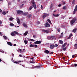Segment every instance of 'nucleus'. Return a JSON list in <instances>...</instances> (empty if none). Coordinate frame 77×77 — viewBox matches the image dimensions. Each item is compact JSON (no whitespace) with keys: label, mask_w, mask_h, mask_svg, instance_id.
Here are the masks:
<instances>
[{"label":"nucleus","mask_w":77,"mask_h":77,"mask_svg":"<svg viewBox=\"0 0 77 77\" xmlns=\"http://www.w3.org/2000/svg\"><path fill=\"white\" fill-rule=\"evenodd\" d=\"M0 35H1V36H2V32L0 31Z\"/></svg>","instance_id":"e2e57ef3"},{"label":"nucleus","mask_w":77,"mask_h":77,"mask_svg":"<svg viewBox=\"0 0 77 77\" xmlns=\"http://www.w3.org/2000/svg\"><path fill=\"white\" fill-rule=\"evenodd\" d=\"M33 37L34 38H36V35H33Z\"/></svg>","instance_id":"37998d69"},{"label":"nucleus","mask_w":77,"mask_h":77,"mask_svg":"<svg viewBox=\"0 0 77 77\" xmlns=\"http://www.w3.org/2000/svg\"><path fill=\"white\" fill-rule=\"evenodd\" d=\"M14 63H18V61H16L14 62Z\"/></svg>","instance_id":"3c124183"},{"label":"nucleus","mask_w":77,"mask_h":77,"mask_svg":"<svg viewBox=\"0 0 77 77\" xmlns=\"http://www.w3.org/2000/svg\"><path fill=\"white\" fill-rule=\"evenodd\" d=\"M32 3L33 5H35V2L34 1H32Z\"/></svg>","instance_id":"4c0bfd02"},{"label":"nucleus","mask_w":77,"mask_h":77,"mask_svg":"<svg viewBox=\"0 0 77 77\" xmlns=\"http://www.w3.org/2000/svg\"><path fill=\"white\" fill-rule=\"evenodd\" d=\"M0 24H2V22L1 20H0Z\"/></svg>","instance_id":"13d9d810"},{"label":"nucleus","mask_w":77,"mask_h":77,"mask_svg":"<svg viewBox=\"0 0 77 77\" xmlns=\"http://www.w3.org/2000/svg\"><path fill=\"white\" fill-rule=\"evenodd\" d=\"M33 9V5L31 6L28 9V11H31Z\"/></svg>","instance_id":"a211bd4d"},{"label":"nucleus","mask_w":77,"mask_h":77,"mask_svg":"<svg viewBox=\"0 0 77 77\" xmlns=\"http://www.w3.org/2000/svg\"><path fill=\"white\" fill-rule=\"evenodd\" d=\"M34 59V58H30V59L32 60V59Z\"/></svg>","instance_id":"338daca9"},{"label":"nucleus","mask_w":77,"mask_h":77,"mask_svg":"<svg viewBox=\"0 0 77 77\" xmlns=\"http://www.w3.org/2000/svg\"><path fill=\"white\" fill-rule=\"evenodd\" d=\"M10 26H14V24H13L12 23H10Z\"/></svg>","instance_id":"ea45409f"},{"label":"nucleus","mask_w":77,"mask_h":77,"mask_svg":"<svg viewBox=\"0 0 77 77\" xmlns=\"http://www.w3.org/2000/svg\"><path fill=\"white\" fill-rule=\"evenodd\" d=\"M66 6H65L63 7V9H64V10H65V9H66Z\"/></svg>","instance_id":"7c9ffc66"},{"label":"nucleus","mask_w":77,"mask_h":77,"mask_svg":"<svg viewBox=\"0 0 77 77\" xmlns=\"http://www.w3.org/2000/svg\"><path fill=\"white\" fill-rule=\"evenodd\" d=\"M75 11H77V5H76L75 7L74 11V14L75 13Z\"/></svg>","instance_id":"6e6552de"},{"label":"nucleus","mask_w":77,"mask_h":77,"mask_svg":"<svg viewBox=\"0 0 77 77\" xmlns=\"http://www.w3.org/2000/svg\"><path fill=\"white\" fill-rule=\"evenodd\" d=\"M61 6H62V5H61V4H59V5H58V7H60Z\"/></svg>","instance_id":"49530a36"},{"label":"nucleus","mask_w":77,"mask_h":77,"mask_svg":"<svg viewBox=\"0 0 77 77\" xmlns=\"http://www.w3.org/2000/svg\"><path fill=\"white\" fill-rule=\"evenodd\" d=\"M4 38L5 39V40H6L7 39H8V40H9V39H8V38L6 36H3Z\"/></svg>","instance_id":"f3484780"},{"label":"nucleus","mask_w":77,"mask_h":77,"mask_svg":"<svg viewBox=\"0 0 77 77\" xmlns=\"http://www.w3.org/2000/svg\"><path fill=\"white\" fill-rule=\"evenodd\" d=\"M55 47H57L58 46V45L56 44V45H55Z\"/></svg>","instance_id":"864d4df0"},{"label":"nucleus","mask_w":77,"mask_h":77,"mask_svg":"<svg viewBox=\"0 0 77 77\" xmlns=\"http://www.w3.org/2000/svg\"><path fill=\"white\" fill-rule=\"evenodd\" d=\"M1 51L2 53H5V51H3V50H1Z\"/></svg>","instance_id":"a18cd8bd"},{"label":"nucleus","mask_w":77,"mask_h":77,"mask_svg":"<svg viewBox=\"0 0 77 77\" xmlns=\"http://www.w3.org/2000/svg\"><path fill=\"white\" fill-rule=\"evenodd\" d=\"M45 53H46L47 54L49 53V51L48 50H46L45 51Z\"/></svg>","instance_id":"4be33fe9"},{"label":"nucleus","mask_w":77,"mask_h":77,"mask_svg":"<svg viewBox=\"0 0 77 77\" xmlns=\"http://www.w3.org/2000/svg\"><path fill=\"white\" fill-rule=\"evenodd\" d=\"M45 26L47 27H50V24L48 23H46L45 24Z\"/></svg>","instance_id":"423d86ee"},{"label":"nucleus","mask_w":77,"mask_h":77,"mask_svg":"<svg viewBox=\"0 0 77 77\" xmlns=\"http://www.w3.org/2000/svg\"><path fill=\"white\" fill-rule=\"evenodd\" d=\"M76 30H77V29H75L73 30L72 32H73L75 33V32H76Z\"/></svg>","instance_id":"cd10ccee"},{"label":"nucleus","mask_w":77,"mask_h":77,"mask_svg":"<svg viewBox=\"0 0 77 77\" xmlns=\"http://www.w3.org/2000/svg\"><path fill=\"white\" fill-rule=\"evenodd\" d=\"M34 46H35V45H30L29 47H34Z\"/></svg>","instance_id":"473e14b6"},{"label":"nucleus","mask_w":77,"mask_h":77,"mask_svg":"<svg viewBox=\"0 0 77 77\" xmlns=\"http://www.w3.org/2000/svg\"><path fill=\"white\" fill-rule=\"evenodd\" d=\"M56 37L54 36H52V39H56Z\"/></svg>","instance_id":"c85d7f7f"},{"label":"nucleus","mask_w":77,"mask_h":77,"mask_svg":"<svg viewBox=\"0 0 77 77\" xmlns=\"http://www.w3.org/2000/svg\"><path fill=\"white\" fill-rule=\"evenodd\" d=\"M19 56L20 57H22V56L21 55H19Z\"/></svg>","instance_id":"69168bd1"},{"label":"nucleus","mask_w":77,"mask_h":77,"mask_svg":"<svg viewBox=\"0 0 77 77\" xmlns=\"http://www.w3.org/2000/svg\"><path fill=\"white\" fill-rule=\"evenodd\" d=\"M74 48L75 49H77V44H76L74 45Z\"/></svg>","instance_id":"393cba45"},{"label":"nucleus","mask_w":77,"mask_h":77,"mask_svg":"<svg viewBox=\"0 0 77 77\" xmlns=\"http://www.w3.org/2000/svg\"><path fill=\"white\" fill-rule=\"evenodd\" d=\"M66 44H67V43H65L64 44H63V45L62 46V48H64L65 47V46H66Z\"/></svg>","instance_id":"9b49d317"},{"label":"nucleus","mask_w":77,"mask_h":77,"mask_svg":"<svg viewBox=\"0 0 77 77\" xmlns=\"http://www.w3.org/2000/svg\"><path fill=\"white\" fill-rule=\"evenodd\" d=\"M27 14H28V12H25L23 13V15H27Z\"/></svg>","instance_id":"aec40b11"},{"label":"nucleus","mask_w":77,"mask_h":77,"mask_svg":"<svg viewBox=\"0 0 77 77\" xmlns=\"http://www.w3.org/2000/svg\"><path fill=\"white\" fill-rule=\"evenodd\" d=\"M36 68H41V66H36Z\"/></svg>","instance_id":"a19ab883"},{"label":"nucleus","mask_w":77,"mask_h":77,"mask_svg":"<svg viewBox=\"0 0 77 77\" xmlns=\"http://www.w3.org/2000/svg\"><path fill=\"white\" fill-rule=\"evenodd\" d=\"M57 30L58 32H60V28H59L57 29Z\"/></svg>","instance_id":"79ce46f5"},{"label":"nucleus","mask_w":77,"mask_h":77,"mask_svg":"<svg viewBox=\"0 0 77 77\" xmlns=\"http://www.w3.org/2000/svg\"><path fill=\"white\" fill-rule=\"evenodd\" d=\"M72 34H70L68 38V39H70V38H71V36H72Z\"/></svg>","instance_id":"b1692460"},{"label":"nucleus","mask_w":77,"mask_h":77,"mask_svg":"<svg viewBox=\"0 0 77 77\" xmlns=\"http://www.w3.org/2000/svg\"><path fill=\"white\" fill-rule=\"evenodd\" d=\"M48 39H52V36H49L48 37Z\"/></svg>","instance_id":"72a5a7b5"},{"label":"nucleus","mask_w":77,"mask_h":77,"mask_svg":"<svg viewBox=\"0 0 77 77\" xmlns=\"http://www.w3.org/2000/svg\"><path fill=\"white\" fill-rule=\"evenodd\" d=\"M23 26L25 27H27V24H26L25 23H23Z\"/></svg>","instance_id":"2eb2a0df"},{"label":"nucleus","mask_w":77,"mask_h":77,"mask_svg":"<svg viewBox=\"0 0 77 77\" xmlns=\"http://www.w3.org/2000/svg\"><path fill=\"white\" fill-rule=\"evenodd\" d=\"M54 47H55V45H50V48L51 49V50H53V48H54Z\"/></svg>","instance_id":"0eeeda50"},{"label":"nucleus","mask_w":77,"mask_h":77,"mask_svg":"<svg viewBox=\"0 0 77 77\" xmlns=\"http://www.w3.org/2000/svg\"><path fill=\"white\" fill-rule=\"evenodd\" d=\"M47 21H48V22L50 24H52V23H51V21H50V19H48L47 20Z\"/></svg>","instance_id":"a878e982"},{"label":"nucleus","mask_w":77,"mask_h":77,"mask_svg":"<svg viewBox=\"0 0 77 77\" xmlns=\"http://www.w3.org/2000/svg\"><path fill=\"white\" fill-rule=\"evenodd\" d=\"M66 3H65V2H63V5H65V4H66Z\"/></svg>","instance_id":"09e8293b"},{"label":"nucleus","mask_w":77,"mask_h":77,"mask_svg":"<svg viewBox=\"0 0 77 77\" xmlns=\"http://www.w3.org/2000/svg\"><path fill=\"white\" fill-rule=\"evenodd\" d=\"M74 66H77V64H74Z\"/></svg>","instance_id":"de8ad7c7"},{"label":"nucleus","mask_w":77,"mask_h":77,"mask_svg":"<svg viewBox=\"0 0 77 77\" xmlns=\"http://www.w3.org/2000/svg\"><path fill=\"white\" fill-rule=\"evenodd\" d=\"M30 63H35V61H30Z\"/></svg>","instance_id":"58836bf2"},{"label":"nucleus","mask_w":77,"mask_h":77,"mask_svg":"<svg viewBox=\"0 0 77 77\" xmlns=\"http://www.w3.org/2000/svg\"><path fill=\"white\" fill-rule=\"evenodd\" d=\"M41 41H36L34 42V44L35 45L39 44H41Z\"/></svg>","instance_id":"39448f33"},{"label":"nucleus","mask_w":77,"mask_h":77,"mask_svg":"<svg viewBox=\"0 0 77 77\" xmlns=\"http://www.w3.org/2000/svg\"><path fill=\"white\" fill-rule=\"evenodd\" d=\"M32 6L33 7H34V8L35 9H36V5L35 4L34 5H33Z\"/></svg>","instance_id":"412c9836"},{"label":"nucleus","mask_w":77,"mask_h":77,"mask_svg":"<svg viewBox=\"0 0 77 77\" xmlns=\"http://www.w3.org/2000/svg\"><path fill=\"white\" fill-rule=\"evenodd\" d=\"M63 36V32H62L61 34V35L59 37V38H62Z\"/></svg>","instance_id":"ddd939ff"},{"label":"nucleus","mask_w":77,"mask_h":77,"mask_svg":"<svg viewBox=\"0 0 77 77\" xmlns=\"http://www.w3.org/2000/svg\"><path fill=\"white\" fill-rule=\"evenodd\" d=\"M23 62V61H18V62L19 63H20V62Z\"/></svg>","instance_id":"680f3d73"},{"label":"nucleus","mask_w":77,"mask_h":77,"mask_svg":"<svg viewBox=\"0 0 77 77\" xmlns=\"http://www.w3.org/2000/svg\"><path fill=\"white\" fill-rule=\"evenodd\" d=\"M44 14H45V15H44L42 16L43 19H44V18H45L46 17H48V16H49V14H47L46 13H45Z\"/></svg>","instance_id":"20e7f679"},{"label":"nucleus","mask_w":77,"mask_h":77,"mask_svg":"<svg viewBox=\"0 0 77 77\" xmlns=\"http://www.w3.org/2000/svg\"><path fill=\"white\" fill-rule=\"evenodd\" d=\"M41 8L42 9H44L43 7H42V5H41Z\"/></svg>","instance_id":"c03bdc74"},{"label":"nucleus","mask_w":77,"mask_h":77,"mask_svg":"<svg viewBox=\"0 0 77 77\" xmlns=\"http://www.w3.org/2000/svg\"><path fill=\"white\" fill-rule=\"evenodd\" d=\"M24 42L26 45L27 44V41L26 40H25L24 41Z\"/></svg>","instance_id":"c9c22d12"},{"label":"nucleus","mask_w":77,"mask_h":77,"mask_svg":"<svg viewBox=\"0 0 77 77\" xmlns=\"http://www.w3.org/2000/svg\"><path fill=\"white\" fill-rule=\"evenodd\" d=\"M63 49V50L65 51H66V47H65V48H62Z\"/></svg>","instance_id":"f704fd0d"},{"label":"nucleus","mask_w":77,"mask_h":77,"mask_svg":"<svg viewBox=\"0 0 77 77\" xmlns=\"http://www.w3.org/2000/svg\"><path fill=\"white\" fill-rule=\"evenodd\" d=\"M23 6H24V4H22L21 6H20V8L21 7H23Z\"/></svg>","instance_id":"bf43d9fd"},{"label":"nucleus","mask_w":77,"mask_h":77,"mask_svg":"<svg viewBox=\"0 0 77 77\" xmlns=\"http://www.w3.org/2000/svg\"><path fill=\"white\" fill-rule=\"evenodd\" d=\"M49 53L50 54H53V51L51 52L50 51H49Z\"/></svg>","instance_id":"e433bc0d"},{"label":"nucleus","mask_w":77,"mask_h":77,"mask_svg":"<svg viewBox=\"0 0 77 77\" xmlns=\"http://www.w3.org/2000/svg\"><path fill=\"white\" fill-rule=\"evenodd\" d=\"M31 41H32L34 42L35 40H33V39H31Z\"/></svg>","instance_id":"603ef678"},{"label":"nucleus","mask_w":77,"mask_h":77,"mask_svg":"<svg viewBox=\"0 0 77 77\" xmlns=\"http://www.w3.org/2000/svg\"><path fill=\"white\" fill-rule=\"evenodd\" d=\"M59 15L58 14H53V16H54L55 17H59Z\"/></svg>","instance_id":"bb28decb"},{"label":"nucleus","mask_w":77,"mask_h":77,"mask_svg":"<svg viewBox=\"0 0 77 77\" xmlns=\"http://www.w3.org/2000/svg\"><path fill=\"white\" fill-rule=\"evenodd\" d=\"M17 20V23L18 24H20V19H19V18L18 17H17L16 18Z\"/></svg>","instance_id":"9d476101"},{"label":"nucleus","mask_w":77,"mask_h":77,"mask_svg":"<svg viewBox=\"0 0 77 77\" xmlns=\"http://www.w3.org/2000/svg\"><path fill=\"white\" fill-rule=\"evenodd\" d=\"M7 43L9 45H10L11 46H12V44L11 42H7Z\"/></svg>","instance_id":"dca6fc26"},{"label":"nucleus","mask_w":77,"mask_h":77,"mask_svg":"<svg viewBox=\"0 0 77 77\" xmlns=\"http://www.w3.org/2000/svg\"><path fill=\"white\" fill-rule=\"evenodd\" d=\"M15 34H17V35H19V33L18 32L16 31H14L11 33V36H15Z\"/></svg>","instance_id":"f03ea898"},{"label":"nucleus","mask_w":77,"mask_h":77,"mask_svg":"<svg viewBox=\"0 0 77 77\" xmlns=\"http://www.w3.org/2000/svg\"><path fill=\"white\" fill-rule=\"evenodd\" d=\"M12 62H14V60H13V58H12Z\"/></svg>","instance_id":"0e129e2a"},{"label":"nucleus","mask_w":77,"mask_h":77,"mask_svg":"<svg viewBox=\"0 0 77 77\" xmlns=\"http://www.w3.org/2000/svg\"><path fill=\"white\" fill-rule=\"evenodd\" d=\"M59 43H60L61 44H62L63 43V41L61 40H60L59 41Z\"/></svg>","instance_id":"6ab92c4d"},{"label":"nucleus","mask_w":77,"mask_h":77,"mask_svg":"<svg viewBox=\"0 0 77 77\" xmlns=\"http://www.w3.org/2000/svg\"><path fill=\"white\" fill-rule=\"evenodd\" d=\"M2 12V10L0 9V12Z\"/></svg>","instance_id":"052dcab7"},{"label":"nucleus","mask_w":77,"mask_h":77,"mask_svg":"<svg viewBox=\"0 0 77 77\" xmlns=\"http://www.w3.org/2000/svg\"><path fill=\"white\" fill-rule=\"evenodd\" d=\"M75 0H73V1L72 2V5H74V4H75Z\"/></svg>","instance_id":"2f4dec72"},{"label":"nucleus","mask_w":77,"mask_h":77,"mask_svg":"<svg viewBox=\"0 0 77 77\" xmlns=\"http://www.w3.org/2000/svg\"><path fill=\"white\" fill-rule=\"evenodd\" d=\"M32 16V14H29L28 15L27 17H28V18H30V17H31Z\"/></svg>","instance_id":"5701e85b"},{"label":"nucleus","mask_w":77,"mask_h":77,"mask_svg":"<svg viewBox=\"0 0 77 77\" xmlns=\"http://www.w3.org/2000/svg\"><path fill=\"white\" fill-rule=\"evenodd\" d=\"M19 50L20 51H21L22 50H21V49H19Z\"/></svg>","instance_id":"774afa93"},{"label":"nucleus","mask_w":77,"mask_h":77,"mask_svg":"<svg viewBox=\"0 0 77 77\" xmlns=\"http://www.w3.org/2000/svg\"><path fill=\"white\" fill-rule=\"evenodd\" d=\"M17 14H19L20 15L21 14H23V11L17 10Z\"/></svg>","instance_id":"7ed1b4c3"},{"label":"nucleus","mask_w":77,"mask_h":77,"mask_svg":"<svg viewBox=\"0 0 77 77\" xmlns=\"http://www.w3.org/2000/svg\"><path fill=\"white\" fill-rule=\"evenodd\" d=\"M28 31H26L23 34V35L24 36H26L27 35V34H28Z\"/></svg>","instance_id":"f8f14e48"},{"label":"nucleus","mask_w":77,"mask_h":77,"mask_svg":"<svg viewBox=\"0 0 77 77\" xmlns=\"http://www.w3.org/2000/svg\"><path fill=\"white\" fill-rule=\"evenodd\" d=\"M53 6V5L51 4V8H52Z\"/></svg>","instance_id":"8fccbe9b"},{"label":"nucleus","mask_w":77,"mask_h":77,"mask_svg":"<svg viewBox=\"0 0 77 77\" xmlns=\"http://www.w3.org/2000/svg\"><path fill=\"white\" fill-rule=\"evenodd\" d=\"M34 47H35V48H36V47H37V45H34Z\"/></svg>","instance_id":"4d7b16f0"},{"label":"nucleus","mask_w":77,"mask_h":77,"mask_svg":"<svg viewBox=\"0 0 77 77\" xmlns=\"http://www.w3.org/2000/svg\"><path fill=\"white\" fill-rule=\"evenodd\" d=\"M37 24H40V22L39 21H38L37 22Z\"/></svg>","instance_id":"5fc2aeb1"},{"label":"nucleus","mask_w":77,"mask_h":77,"mask_svg":"<svg viewBox=\"0 0 77 77\" xmlns=\"http://www.w3.org/2000/svg\"><path fill=\"white\" fill-rule=\"evenodd\" d=\"M42 30L44 32H45V33H48L49 32L48 30L43 29Z\"/></svg>","instance_id":"4468645a"},{"label":"nucleus","mask_w":77,"mask_h":77,"mask_svg":"<svg viewBox=\"0 0 77 77\" xmlns=\"http://www.w3.org/2000/svg\"><path fill=\"white\" fill-rule=\"evenodd\" d=\"M9 20H10V21H12V20H14V18L12 17L11 18V17H10V18L9 19Z\"/></svg>","instance_id":"c756f323"},{"label":"nucleus","mask_w":77,"mask_h":77,"mask_svg":"<svg viewBox=\"0 0 77 77\" xmlns=\"http://www.w3.org/2000/svg\"><path fill=\"white\" fill-rule=\"evenodd\" d=\"M76 21V18H74L72 20L70 21V24L71 25H74V24L75 22Z\"/></svg>","instance_id":"f257e3e1"},{"label":"nucleus","mask_w":77,"mask_h":77,"mask_svg":"<svg viewBox=\"0 0 77 77\" xmlns=\"http://www.w3.org/2000/svg\"><path fill=\"white\" fill-rule=\"evenodd\" d=\"M74 56H75L74 55H73L72 56V58H74Z\"/></svg>","instance_id":"6e6d98bb"},{"label":"nucleus","mask_w":77,"mask_h":77,"mask_svg":"<svg viewBox=\"0 0 77 77\" xmlns=\"http://www.w3.org/2000/svg\"><path fill=\"white\" fill-rule=\"evenodd\" d=\"M8 12H8V11H3L2 13V14H3V15H5V14H8Z\"/></svg>","instance_id":"1a4fd4ad"}]
</instances>
